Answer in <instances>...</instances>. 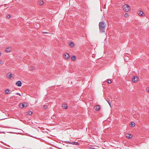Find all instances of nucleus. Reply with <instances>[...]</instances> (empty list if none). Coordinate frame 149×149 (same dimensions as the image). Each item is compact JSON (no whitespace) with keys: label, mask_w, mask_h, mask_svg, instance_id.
Here are the masks:
<instances>
[{"label":"nucleus","mask_w":149,"mask_h":149,"mask_svg":"<svg viewBox=\"0 0 149 149\" xmlns=\"http://www.w3.org/2000/svg\"><path fill=\"white\" fill-rule=\"evenodd\" d=\"M99 26L100 31L101 32H105V27L106 26L105 22H100Z\"/></svg>","instance_id":"nucleus-1"},{"label":"nucleus","mask_w":149,"mask_h":149,"mask_svg":"<svg viewBox=\"0 0 149 149\" xmlns=\"http://www.w3.org/2000/svg\"><path fill=\"white\" fill-rule=\"evenodd\" d=\"M123 8L124 10L126 12H128L130 10L129 6L127 4H125L123 6Z\"/></svg>","instance_id":"nucleus-2"},{"label":"nucleus","mask_w":149,"mask_h":149,"mask_svg":"<svg viewBox=\"0 0 149 149\" xmlns=\"http://www.w3.org/2000/svg\"><path fill=\"white\" fill-rule=\"evenodd\" d=\"M138 77L136 76H134L132 79V81L134 83L137 82L138 81Z\"/></svg>","instance_id":"nucleus-3"},{"label":"nucleus","mask_w":149,"mask_h":149,"mask_svg":"<svg viewBox=\"0 0 149 149\" xmlns=\"http://www.w3.org/2000/svg\"><path fill=\"white\" fill-rule=\"evenodd\" d=\"M27 106V104L26 102H24L23 103H21L20 104L19 106L21 108H22L24 107H26Z\"/></svg>","instance_id":"nucleus-4"},{"label":"nucleus","mask_w":149,"mask_h":149,"mask_svg":"<svg viewBox=\"0 0 149 149\" xmlns=\"http://www.w3.org/2000/svg\"><path fill=\"white\" fill-rule=\"evenodd\" d=\"M63 56L64 58L66 59H68L70 58L69 54L67 53L64 54Z\"/></svg>","instance_id":"nucleus-5"},{"label":"nucleus","mask_w":149,"mask_h":149,"mask_svg":"<svg viewBox=\"0 0 149 149\" xmlns=\"http://www.w3.org/2000/svg\"><path fill=\"white\" fill-rule=\"evenodd\" d=\"M12 74L11 73H10V72H9L7 73V74L6 75V76L8 78L10 79H12Z\"/></svg>","instance_id":"nucleus-6"},{"label":"nucleus","mask_w":149,"mask_h":149,"mask_svg":"<svg viewBox=\"0 0 149 149\" xmlns=\"http://www.w3.org/2000/svg\"><path fill=\"white\" fill-rule=\"evenodd\" d=\"M16 84L18 86H22V83L21 81H19L16 82Z\"/></svg>","instance_id":"nucleus-7"},{"label":"nucleus","mask_w":149,"mask_h":149,"mask_svg":"<svg viewBox=\"0 0 149 149\" xmlns=\"http://www.w3.org/2000/svg\"><path fill=\"white\" fill-rule=\"evenodd\" d=\"M11 48L10 47H8L5 50V51L7 52H11Z\"/></svg>","instance_id":"nucleus-8"},{"label":"nucleus","mask_w":149,"mask_h":149,"mask_svg":"<svg viewBox=\"0 0 149 149\" xmlns=\"http://www.w3.org/2000/svg\"><path fill=\"white\" fill-rule=\"evenodd\" d=\"M137 13H138V15H139L140 16H144L143 13L141 11H138L137 12Z\"/></svg>","instance_id":"nucleus-9"},{"label":"nucleus","mask_w":149,"mask_h":149,"mask_svg":"<svg viewBox=\"0 0 149 149\" xmlns=\"http://www.w3.org/2000/svg\"><path fill=\"white\" fill-rule=\"evenodd\" d=\"M95 109L96 111H99L100 109V106L99 105L95 106Z\"/></svg>","instance_id":"nucleus-10"},{"label":"nucleus","mask_w":149,"mask_h":149,"mask_svg":"<svg viewBox=\"0 0 149 149\" xmlns=\"http://www.w3.org/2000/svg\"><path fill=\"white\" fill-rule=\"evenodd\" d=\"M132 137V134H127L126 135V137L127 138L130 139Z\"/></svg>","instance_id":"nucleus-11"},{"label":"nucleus","mask_w":149,"mask_h":149,"mask_svg":"<svg viewBox=\"0 0 149 149\" xmlns=\"http://www.w3.org/2000/svg\"><path fill=\"white\" fill-rule=\"evenodd\" d=\"M39 3L40 5H42L44 4V2L43 1L40 0L39 1Z\"/></svg>","instance_id":"nucleus-12"},{"label":"nucleus","mask_w":149,"mask_h":149,"mask_svg":"<svg viewBox=\"0 0 149 149\" xmlns=\"http://www.w3.org/2000/svg\"><path fill=\"white\" fill-rule=\"evenodd\" d=\"M70 144H72L73 145H79V143H77V142H71V143H70Z\"/></svg>","instance_id":"nucleus-13"},{"label":"nucleus","mask_w":149,"mask_h":149,"mask_svg":"<svg viewBox=\"0 0 149 149\" xmlns=\"http://www.w3.org/2000/svg\"><path fill=\"white\" fill-rule=\"evenodd\" d=\"M74 45V44L73 42H70L69 44V45L71 47H73Z\"/></svg>","instance_id":"nucleus-14"},{"label":"nucleus","mask_w":149,"mask_h":149,"mask_svg":"<svg viewBox=\"0 0 149 149\" xmlns=\"http://www.w3.org/2000/svg\"><path fill=\"white\" fill-rule=\"evenodd\" d=\"M10 91V90L9 89H7L5 91L6 93L7 94H10V92H9Z\"/></svg>","instance_id":"nucleus-15"},{"label":"nucleus","mask_w":149,"mask_h":149,"mask_svg":"<svg viewBox=\"0 0 149 149\" xmlns=\"http://www.w3.org/2000/svg\"><path fill=\"white\" fill-rule=\"evenodd\" d=\"M62 107L64 109H66L67 108V106L65 104H63L62 106Z\"/></svg>","instance_id":"nucleus-16"},{"label":"nucleus","mask_w":149,"mask_h":149,"mask_svg":"<svg viewBox=\"0 0 149 149\" xmlns=\"http://www.w3.org/2000/svg\"><path fill=\"white\" fill-rule=\"evenodd\" d=\"M72 60L73 61H74L76 60V57L74 56H73L72 57Z\"/></svg>","instance_id":"nucleus-17"},{"label":"nucleus","mask_w":149,"mask_h":149,"mask_svg":"<svg viewBox=\"0 0 149 149\" xmlns=\"http://www.w3.org/2000/svg\"><path fill=\"white\" fill-rule=\"evenodd\" d=\"M130 125L132 127H134L135 126L134 123H131V124H130Z\"/></svg>","instance_id":"nucleus-18"},{"label":"nucleus","mask_w":149,"mask_h":149,"mask_svg":"<svg viewBox=\"0 0 149 149\" xmlns=\"http://www.w3.org/2000/svg\"><path fill=\"white\" fill-rule=\"evenodd\" d=\"M106 100L107 101V102L109 103V105L111 107V102H109V100H108V99H107V100Z\"/></svg>","instance_id":"nucleus-19"},{"label":"nucleus","mask_w":149,"mask_h":149,"mask_svg":"<svg viewBox=\"0 0 149 149\" xmlns=\"http://www.w3.org/2000/svg\"><path fill=\"white\" fill-rule=\"evenodd\" d=\"M32 113V112L31 111H28V114L29 115H31Z\"/></svg>","instance_id":"nucleus-20"},{"label":"nucleus","mask_w":149,"mask_h":149,"mask_svg":"<svg viewBox=\"0 0 149 149\" xmlns=\"http://www.w3.org/2000/svg\"><path fill=\"white\" fill-rule=\"evenodd\" d=\"M65 143H71V142H70L68 141H65Z\"/></svg>","instance_id":"nucleus-21"},{"label":"nucleus","mask_w":149,"mask_h":149,"mask_svg":"<svg viewBox=\"0 0 149 149\" xmlns=\"http://www.w3.org/2000/svg\"><path fill=\"white\" fill-rule=\"evenodd\" d=\"M107 82L109 84H110L111 83V81L110 80H107Z\"/></svg>","instance_id":"nucleus-22"},{"label":"nucleus","mask_w":149,"mask_h":149,"mask_svg":"<svg viewBox=\"0 0 149 149\" xmlns=\"http://www.w3.org/2000/svg\"><path fill=\"white\" fill-rule=\"evenodd\" d=\"M4 64V62L3 61H0V64L1 65H3Z\"/></svg>","instance_id":"nucleus-23"},{"label":"nucleus","mask_w":149,"mask_h":149,"mask_svg":"<svg viewBox=\"0 0 149 149\" xmlns=\"http://www.w3.org/2000/svg\"><path fill=\"white\" fill-rule=\"evenodd\" d=\"M30 69L32 70L34 69V68L33 67H31L30 68Z\"/></svg>","instance_id":"nucleus-24"},{"label":"nucleus","mask_w":149,"mask_h":149,"mask_svg":"<svg viewBox=\"0 0 149 149\" xmlns=\"http://www.w3.org/2000/svg\"><path fill=\"white\" fill-rule=\"evenodd\" d=\"M125 17H127L128 16V15L127 14H125L124 15Z\"/></svg>","instance_id":"nucleus-25"},{"label":"nucleus","mask_w":149,"mask_h":149,"mask_svg":"<svg viewBox=\"0 0 149 149\" xmlns=\"http://www.w3.org/2000/svg\"><path fill=\"white\" fill-rule=\"evenodd\" d=\"M7 17L8 18L10 17V15H8L7 16Z\"/></svg>","instance_id":"nucleus-26"},{"label":"nucleus","mask_w":149,"mask_h":149,"mask_svg":"<svg viewBox=\"0 0 149 149\" xmlns=\"http://www.w3.org/2000/svg\"><path fill=\"white\" fill-rule=\"evenodd\" d=\"M44 107V109H46V108H47V106H44V107Z\"/></svg>","instance_id":"nucleus-27"},{"label":"nucleus","mask_w":149,"mask_h":149,"mask_svg":"<svg viewBox=\"0 0 149 149\" xmlns=\"http://www.w3.org/2000/svg\"><path fill=\"white\" fill-rule=\"evenodd\" d=\"M16 94L17 95H21L20 93H16Z\"/></svg>","instance_id":"nucleus-28"},{"label":"nucleus","mask_w":149,"mask_h":149,"mask_svg":"<svg viewBox=\"0 0 149 149\" xmlns=\"http://www.w3.org/2000/svg\"><path fill=\"white\" fill-rule=\"evenodd\" d=\"M147 90L148 91L147 92H149V88H148V90L147 89Z\"/></svg>","instance_id":"nucleus-29"},{"label":"nucleus","mask_w":149,"mask_h":149,"mask_svg":"<svg viewBox=\"0 0 149 149\" xmlns=\"http://www.w3.org/2000/svg\"><path fill=\"white\" fill-rule=\"evenodd\" d=\"M43 33H47L46 32H44Z\"/></svg>","instance_id":"nucleus-30"}]
</instances>
